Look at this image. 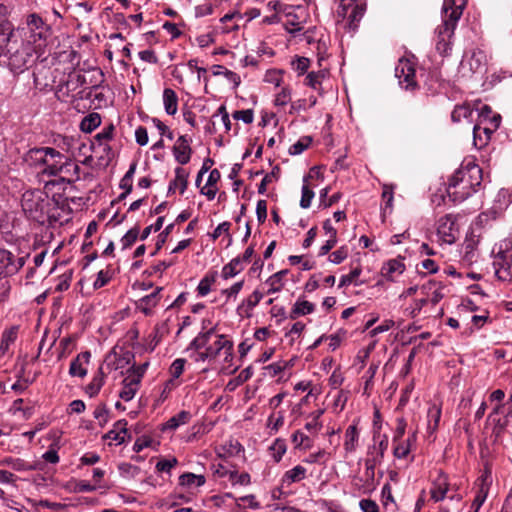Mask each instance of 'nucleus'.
<instances>
[{
	"label": "nucleus",
	"instance_id": "nucleus-1",
	"mask_svg": "<svg viewBox=\"0 0 512 512\" xmlns=\"http://www.w3.org/2000/svg\"><path fill=\"white\" fill-rule=\"evenodd\" d=\"M482 182V170L473 158H465L458 170L451 176L447 195L454 203H461L474 192Z\"/></svg>",
	"mask_w": 512,
	"mask_h": 512
},
{
	"label": "nucleus",
	"instance_id": "nucleus-2",
	"mask_svg": "<svg viewBox=\"0 0 512 512\" xmlns=\"http://www.w3.org/2000/svg\"><path fill=\"white\" fill-rule=\"evenodd\" d=\"M466 4L467 0H444L443 2L442 23L435 29L436 49L442 55L451 51L454 31Z\"/></svg>",
	"mask_w": 512,
	"mask_h": 512
},
{
	"label": "nucleus",
	"instance_id": "nucleus-3",
	"mask_svg": "<svg viewBox=\"0 0 512 512\" xmlns=\"http://www.w3.org/2000/svg\"><path fill=\"white\" fill-rule=\"evenodd\" d=\"M36 153L41 154L40 159L45 165L44 174L59 176L62 180L67 179L68 181H71V177L77 174L78 166L54 148H42Z\"/></svg>",
	"mask_w": 512,
	"mask_h": 512
},
{
	"label": "nucleus",
	"instance_id": "nucleus-4",
	"mask_svg": "<svg viewBox=\"0 0 512 512\" xmlns=\"http://www.w3.org/2000/svg\"><path fill=\"white\" fill-rule=\"evenodd\" d=\"M215 329L211 328L206 332L199 333L190 343L188 350H201L209 354L212 360L216 359L220 352L223 350L226 358L232 356L233 343L229 341L224 335H216V340L209 344L211 337L214 335Z\"/></svg>",
	"mask_w": 512,
	"mask_h": 512
},
{
	"label": "nucleus",
	"instance_id": "nucleus-5",
	"mask_svg": "<svg viewBox=\"0 0 512 512\" xmlns=\"http://www.w3.org/2000/svg\"><path fill=\"white\" fill-rule=\"evenodd\" d=\"M45 43L32 41L31 39L21 43V45L12 51L10 47L9 64L15 71H23L36 61L42 54Z\"/></svg>",
	"mask_w": 512,
	"mask_h": 512
},
{
	"label": "nucleus",
	"instance_id": "nucleus-6",
	"mask_svg": "<svg viewBox=\"0 0 512 512\" xmlns=\"http://www.w3.org/2000/svg\"><path fill=\"white\" fill-rule=\"evenodd\" d=\"M488 55L480 49L474 48L467 50L460 62L458 73L461 78L471 79L473 77H483L487 72Z\"/></svg>",
	"mask_w": 512,
	"mask_h": 512
},
{
	"label": "nucleus",
	"instance_id": "nucleus-7",
	"mask_svg": "<svg viewBox=\"0 0 512 512\" xmlns=\"http://www.w3.org/2000/svg\"><path fill=\"white\" fill-rule=\"evenodd\" d=\"M492 253L494 254L493 267L495 274L499 279L507 280L511 276L512 238L501 240L495 245Z\"/></svg>",
	"mask_w": 512,
	"mask_h": 512
},
{
	"label": "nucleus",
	"instance_id": "nucleus-8",
	"mask_svg": "<svg viewBox=\"0 0 512 512\" xmlns=\"http://www.w3.org/2000/svg\"><path fill=\"white\" fill-rule=\"evenodd\" d=\"M365 13V7L356 0H341L337 9L338 22L345 28L355 31Z\"/></svg>",
	"mask_w": 512,
	"mask_h": 512
},
{
	"label": "nucleus",
	"instance_id": "nucleus-9",
	"mask_svg": "<svg viewBox=\"0 0 512 512\" xmlns=\"http://www.w3.org/2000/svg\"><path fill=\"white\" fill-rule=\"evenodd\" d=\"M21 206L29 218L39 221L47 206L46 197L40 190H28L22 195Z\"/></svg>",
	"mask_w": 512,
	"mask_h": 512
},
{
	"label": "nucleus",
	"instance_id": "nucleus-10",
	"mask_svg": "<svg viewBox=\"0 0 512 512\" xmlns=\"http://www.w3.org/2000/svg\"><path fill=\"white\" fill-rule=\"evenodd\" d=\"M284 29L293 37L304 31L309 21V12L304 6H286L284 9Z\"/></svg>",
	"mask_w": 512,
	"mask_h": 512
},
{
	"label": "nucleus",
	"instance_id": "nucleus-11",
	"mask_svg": "<svg viewBox=\"0 0 512 512\" xmlns=\"http://www.w3.org/2000/svg\"><path fill=\"white\" fill-rule=\"evenodd\" d=\"M456 220L452 214H447L438 220L437 236L442 243L451 245L456 242L459 235Z\"/></svg>",
	"mask_w": 512,
	"mask_h": 512
},
{
	"label": "nucleus",
	"instance_id": "nucleus-12",
	"mask_svg": "<svg viewBox=\"0 0 512 512\" xmlns=\"http://www.w3.org/2000/svg\"><path fill=\"white\" fill-rule=\"evenodd\" d=\"M395 76L398 78L400 86L406 90H413L417 86L415 80V66L409 59H399L395 67Z\"/></svg>",
	"mask_w": 512,
	"mask_h": 512
},
{
	"label": "nucleus",
	"instance_id": "nucleus-13",
	"mask_svg": "<svg viewBox=\"0 0 512 512\" xmlns=\"http://www.w3.org/2000/svg\"><path fill=\"white\" fill-rule=\"evenodd\" d=\"M500 119V115L494 114L489 127L482 126V123L473 127V144L476 148L481 149L488 143L490 135L499 127Z\"/></svg>",
	"mask_w": 512,
	"mask_h": 512
},
{
	"label": "nucleus",
	"instance_id": "nucleus-14",
	"mask_svg": "<svg viewBox=\"0 0 512 512\" xmlns=\"http://www.w3.org/2000/svg\"><path fill=\"white\" fill-rule=\"evenodd\" d=\"M133 358L134 355L130 351H124L121 353L113 351L106 356L104 364L109 371L128 370Z\"/></svg>",
	"mask_w": 512,
	"mask_h": 512
},
{
	"label": "nucleus",
	"instance_id": "nucleus-15",
	"mask_svg": "<svg viewBox=\"0 0 512 512\" xmlns=\"http://www.w3.org/2000/svg\"><path fill=\"white\" fill-rule=\"evenodd\" d=\"M451 485L448 481L447 475L440 472L438 476L433 480L430 489V496L434 502H440L444 500L447 493L451 490Z\"/></svg>",
	"mask_w": 512,
	"mask_h": 512
},
{
	"label": "nucleus",
	"instance_id": "nucleus-16",
	"mask_svg": "<svg viewBox=\"0 0 512 512\" xmlns=\"http://www.w3.org/2000/svg\"><path fill=\"white\" fill-rule=\"evenodd\" d=\"M90 359L91 353L89 351L78 354L70 363L69 375L71 377L84 378L88 373Z\"/></svg>",
	"mask_w": 512,
	"mask_h": 512
},
{
	"label": "nucleus",
	"instance_id": "nucleus-17",
	"mask_svg": "<svg viewBox=\"0 0 512 512\" xmlns=\"http://www.w3.org/2000/svg\"><path fill=\"white\" fill-rule=\"evenodd\" d=\"M491 482V475L487 471L478 478L476 482L477 493L472 503V507H476V511H479L480 507L485 502L489 493Z\"/></svg>",
	"mask_w": 512,
	"mask_h": 512
},
{
	"label": "nucleus",
	"instance_id": "nucleus-18",
	"mask_svg": "<svg viewBox=\"0 0 512 512\" xmlns=\"http://www.w3.org/2000/svg\"><path fill=\"white\" fill-rule=\"evenodd\" d=\"M190 141V139L182 135L173 146L175 160L181 165L187 164L191 159L192 149L190 147Z\"/></svg>",
	"mask_w": 512,
	"mask_h": 512
},
{
	"label": "nucleus",
	"instance_id": "nucleus-19",
	"mask_svg": "<svg viewBox=\"0 0 512 512\" xmlns=\"http://www.w3.org/2000/svg\"><path fill=\"white\" fill-rule=\"evenodd\" d=\"M360 431L358 429V421L354 420L351 425L347 427L344 434L343 448L346 453H354L359 446Z\"/></svg>",
	"mask_w": 512,
	"mask_h": 512
},
{
	"label": "nucleus",
	"instance_id": "nucleus-20",
	"mask_svg": "<svg viewBox=\"0 0 512 512\" xmlns=\"http://www.w3.org/2000/svg\"><path fill=\"white\" fill-rule=\"evenodd\" d=\"M373 445L368 448V457L372 458L374 463H382L384 454L388 448V437L386 435L373 437Z\"/></svg>",
	"mask_w": 512,
	"mask_h": 512
},
{
	"label": "nucleus",
	"instance_id": "nucleus-21",
	"mask_svg": "<svg viewBox=\"0 0 512 512\" xmlns=\"http://www.w3.org/2000/svg\"><path fill=\"white\" fill-rule=\"evenodd\" d=\"M26 23L31 32V40H37V42L45 43L46 30L42 18L36 14H30L27 17Z\"/></svg>",
	"mask_w": 512,
	"mask_h": 512
},
{
	"label": "nucleus",
	"instance_id": "nucleus-22",
	"mask_svg": "<svg viewBox=\"0 0 512 512\" xmlns=\"http://www.w3.org/2000/svg\"><path fill=\"white\" fill-rule=\"evenodd\" d=\"M263 296L264 294L259 290L253 291V293L244 299L237 307V313L242 317L250 318L252 316L253 309L259 304Z\"/></svg>",
	"mask_w": 512,
	"mask_h": 512
},
{
	"label": "nucleus",
	"instance_id": "nucleus-23",
	"mask_svg": "<svg viewBox=\"0 0 512 512\" xmlns=\"http://www.w3.org/2000/svg\"><path fill=\"white\" fill-rule=\"evenodd\" d=\"M127 435V421L122 419L117 421L113 428L104 435V439L110 440L120 445L125 442Z\"/></svg>",
	"mask_w": 512,
	"mask_h": 512
},
{
	"label": "nucleus",
	"instance_id": "nucleus-24",
	"mask_svg": "<svg viewBox=\"0 0 512 512\" xmlns=\"http://www.w3.org/2000/svg\"><path fill=\"white\" fill-rule=\"evenodd\" d=\"M404 270L405 265L402 259H391L383 265L381 274L387 280L394 281L396 277L404 272Z\"/></svg>",
	"mask_w": 512,
	"mask_h": 512
},
{
	"label": "nucleus",
	"instance_id": "nucleus-25",
	"mask_svg": "<svg viewBox=\"0 0 512 512\" xmlns=\"http://www.w3.org/2000/svg\"><path fill=\"white\" fill-rule=\"evenodd\" d=\"M140 382L138 380V376L136 378H132L129 375L123 379V387L119 393V397L124 401H131L137 391L139 390Z\"/></svg>",
	"mask_w": 512,
	"mask_h": 512
},
{
	"label": "nucleus",
	"instance_id": "nucleus-26",
	"mask_svg": "<svg viewBox=\"0 0 512 512\" xmlns=\"http://www.w3.org/2000/svg\"><path fill=\"white\" fill-rule=\"evenodd\" d=\"M220 177V172L217 169L211 170L205 186L201 188L200 193L206 196L208 200H213L215 198L218 190L216 185L220 180Z\"/></svg>",
	"mask_w": 512,
	"mask_h": 512
},
{
	"label": "nucleus",
	"instance_id": "nucleus-27",
	"mask_svg": "<svg viewBox=\"0 0 512 512\" xmlns=\"http://www.w3.org/2000/svg\"><path fill=\"white\" fill-rule=\"evenodd\" d=\"M188 177L189 172L186 169L177 167L175 169V178L170 182L168 192L174 191L178 188L180 194H183L188 186Z\"/></svg>",
	"mask_w": 512,
	"mask_h": 512
},
{
	"label": "nucleus",
	"instance_id": "nucleus-28",
	"mask_svg": "<svg viewBox=\"0 0 512 512\" xmlns=\"http://www.w3.org/2000/svg\"><path fill=\"white\" fill-rule=\"evenodd\" d=\"M288 274V270H280L271 275L265 284L268 286L267 294H274L280 292L285 285V276Z\"/></svg>",
	"mask_w": 512,
	"mask_h": 512
},
{
	"label": "nucleus",
	"instance_id": "nucleus-29",
	"mask_svg": "<svg viewBox=\"0 0 512 512\" xmlns=\"http://www.w3.org/2000/svg\"><path fill=\"white\" fill-rule=\"evenodd\" d=\"M162 288H156L151 294L142 297L137 304V307L145 314L150 315L152 308H154L159 302V293Z\"/></svg>",
	"mask_w": 512,
	"mask_h": 512
},
{
	"label": "nucleus",
	"instance_id": "nucleus-30",
	"mask_svg": "<svg viewBox=\"0 0 512 512\" xmlns=\"http://www.w3.org/2000/svg\"><path fill=\"white\" fill-rule=\"evenodd\" d=\"M416 441V434L413 433L406 440H399L394 443L393 454L398 459H403L408 456L412 444Z\"/></svg>",
	"mask_w": 512,
	"mask_h": 512
},
{
	"label": "nucleus",
	"instance_id": "nucleus-31",
	"mask_svg": "<svg viewBox=\"0 0 512 512\" xmlns=\"http://www.w3.org/2000/svg\"><path fill=\"white\" fill-rule=\"evenodd\" d=\"M307 470L301 465H296L292 469L286 471L282 477V484L289 486L292 483L300 482L306 477Z\"/></svg>",
	"mask_w": 512,
	"mask_h": 512
},
{
	"label": "nucleus",
	"instance_id": "nucleus-32",
	"mask_svg": "<svg viewBox=\"0 0 512 512\" xmlns=\"http://www.w3.org/2000/svg\"><path fill=\"white\" fill-rule=\"evenodd\" d=\"M205 482L206 479L203 475H197L190 472L184 473L179 477V485L187 489L201 487Z\"/></svg>",
	"mask_w": 512,
	"mask_h": 512
},
{
	"label": "nucleus",
	"instance_id": "nucleus-33",
	"mask_svg": "<svg viewBox=\"0 0 512 512\" xmlns=\"http://www.w3.org/2000/svg\"><path fill=\"white\" fill-rule=\"evenodd\" d=\"M163 104L165 111L168 115H174L178 109V97L175 91L171 88H166L163 91Z\"/></svg>",
	"mask_w": 512,
	"mask_h": 512
},
{
	"label": "nucleus",
	"instance_id": "nucleus-34",
	"mask_svg": "<svg viewBox=\"0 0 512 512\" xmlns=\"http://www.w3.org/2000/svg\"><path fill=\"white\" fill-rule=\"evenodd\" d=\"M191 413L188 411H180L171 417L163 426V430H176L182 425L187 424L191 419Z\"/></svg>",
	"mask_w": 512,
	"mask_h": 512
},
{
	"label": "nucleus",
	"instance_id": "nucleus-35",
	"mask_svg": "<svg viewBox=\"0 0 512 512\" xmlns=\"http://www.w3.org/2000/svg\"><path fill=\"white\" fill-rule=\"evenodd\" d=\"M314 309L315 306L313 303L304 299H298L293 305V308L290 313V318L296 319L299 316L311 314L314 311Z\"/></svg>",
	"mask_w": 512,
	"mask_h": 512
},
{
	"label": "nucleus",
	"instance_id": "nucleus-36",
	"mask_svg": "<svg viewBox=\"0 0 512 512\" xmlns=\"http://www.w3.org/2000/svg\"><path fill=\"white\" fill-rule=\"evenodd\" d=\"M244 269V264L240 257L233 258L229 263L222 268V277L230 279L238 275Z\"/></svg>",
	"mask_w": 512,
	"mask_h": 512
},
{
	"label": "nucleus",
	"instance_id": "nucleus-37",
	"mask_svg": "<svg viewBox=\"0 0 512 512\" xmlns=\"http://www.w3.org/2000/svg\"><path fill=\"white\" fill-rule=\"evenodd\" d=\"M1 464L9 466L18 472L31 471L36 469L35 465L30 464L20 458L6 457L1 461Z\"/></svg>",
	"mask_w": 512,
	"mask_h": 512
},
{
	"label": "nucleus",
	"instance_id": "nucleus-38",
	"mask_svg": "<svg viewBox=\"0 0 512 512\" xmlns=\"http://www.w3.org/2000/svg\"><path fill=\"white\" fill-rule=\"evenodd\" d=\"M105 375L103 372V368L100 367L98 372L94 375L91 382L86 387V393L89 394L90 397L96 396L104 385Z\"/></svg>",
	"mask_w": 512,
	"mask_h": 512
},
{
	"label": "nucleus",
	"instance_id": "nucleus-39",
	"mask_svg": "<svg viewBox=\"0 0 512 512\" xmlns=\"http://www.w3.org/2000/svg\"><path fill=\"white\" fill-rule=\"evenodd\" d=\"M440 417H441V408L436 404H433L432 406H430L428 409V413H427V419H428L427 430L430 434L434 433L437 430L439 421H440Z\"/></svg>",
	"mask_w": 512,
	"mask_h": 512
},
{
	"label": "nucleus",
	"instance_id": "nucleus-40",
	"mask_svg": "<svg viewBox=\"0 0 512 512\" xmlns=\"http://www.w3.org/2000/svg\"><path fill=\"white\" fill-rule=\"evenodd\" d=\"M291 440L297 449L308 450L313 446V441L300 430L292 434Z\"/></svg>",
	"mask_w": 512,
	"mask_h": 512
},
{
	"label": "nucleus",
	"instance_id": "nucleus-41",
	"mask_svg": "<svg viewBox=\"0 0 512 512\" xmlns=\"http://www.w3.org/2000/svg\"><path fill=\"white\" fill-rule=\"evenodd\" d=\"M101 124V117L98 113H91L81 121L80 128L83 132L90 133Z\"/></svg>",
	"mask_w": 512,
	"mask_h": 512
},
{
	"label": "nucleus",
	"instance_id": "nucleus-42",
	"mask_svg": "<svg viewBox=\"0 0 512 512\" xmlns=\"http://www.w3.org/2000/svg\"><path fill=\"white\" fill-rule=\"evenodd\" d=\"M270 454L275 462H279L287 451L285 440L277 438L269 447Z\"/></svg>",
	"mask_w": 512,
	"mask_h": 512
},
{
	"label": "nucleus",
	"instance_id": "nucleus-43",
	"mask_svg": "<svg viewBox=\"0 0 512 512\" xmlns=\"http://www.w3.org/2000/svg\"><path fill=\"white\" fill-rule=\"evenodd\" d=\"M215 274L206 275L204 276L198 286H197V292L200 297H204L209 294L211 291V286L215 282Z\"/></svg>",
	"mask_w": 512,
	"mask_h": 512
},
{
	"label": "nucleus",
	"instance_id": "nucleus-44",
	"mask_svg": "<svg viewBox=\"0 0 512 512\" xmlns=\"http://www.w3.org/2000/svg\"><path fill=\"white\" fill-rule=\"evenodd\" d=\"M308 176L304 177L303 179V186H302V195L300 200V206L304 209H307L311 206V201L314 198V192L309 188L308 184Z\"/></svg>",
	"mask_w": 512,
	"mask_h": 512
},
{
	"label": "nucleus",
	"instance_id": "nucleus-45",
	"mask_svg": "<svg viewBox=\"0 0 512 512\" xmlns=\"http://www.w3.org/2000/svg\"><path fill=\"white\" fill-rule=\"evenodd\" d=\"M312 139L309 136L301 137L296 143L290 146L289 154L299 155L305 151L311 144Z\"/></svg>",
	"mask_w": 512,
	"mask_h": 512
},
{
	"label": "nucleus",
	"instance_id": "nucleus-46",
	"mask_svg": "<svg viewBox=\"0 0 512 512\" xmlns=\"http://www.w3.org/2000/svg\"><path fill=\"white\" fill-rule=\"evenodd\" d=\"M325 77L324 71L310 72L306 76V85L309 87L318 90L321 86L322 80Z\"/></svg>",
	"mask_w": 512,
	"mask_h": 512
},
{
	"label": "nucleus",
	"instance_id": "nucleus-47",
	"mask_svg": "<svg viewBox=\"0 0 512 512\" xmlns=\"http://www.w3.org/2000/svg\"><path fill=\"white\" fill-rule=\"evenodd\" d=\"M361 274V269L359 267L354 268L349 274L343 275L340 278L339 288L348 286L350 284L359 285L357 282V278Z\"/></svg>",
	"mask_w": 512,
	"mask_h": 512
},
{
	"label": "nucleus",
	"instance_id": "nucleus-48",
	"mask_svg": "<svg viewBox=\"0 0 512 512\" xmlns=\"http://www.w3.org/2000/svg\"><path fill=\"white\" fill-rule=\"evenodd\" d=\"M292 68L298 73V75H303L307 72L310 66V60L306 57H296L291 62Z\"/></svg>",
	"mask_w": 512,
	"mask_h": 512
},
{
	"label": "nucleus",
	"instance_id": "nucleus-49",
	"mask_svg": "<svg viewBox=\"0 0 512 512\" xmlns=\"http://www.w3.org/2000/svg\"><path fill=\"white\" fill-rule=\"evenodd\" d=\"M216 70L214 71L215 75H223L229 81H231L235 86L240 84V77L234 73L233 71L228 70L224 66H216Z\"/></svg>",
	"mask_w": 512,
	"mask_h": 512
},
{
	"label": "nucleus",
	"instance_id": "nucleus-50",
	"mask_svg": "<svg viewBox=\"0 0 512 512\" xmlns=\"http://www.w3.org/2000/svg\"><path fill=\"white\" fill-rule=\"evenodd\" d=\"M472 114H473V110L469 106L462 105V106H458L454 109L451 117H452L453 121H460V119L462 117L471 118Z\"/></svg>",
	"mask_w": 512,
	"mask_h": 512
},
{
	"label": "nucleus",
	"instance_id": "nucleus-51",
	"mask_svg": "<svg viewBox=\"0 0 512 512\" xmlns=\"http://www.w3.org/2000/svg\"><path fill=\"white\" fill-rule=\"evenodd\" d=\"M139 235V230L137 228H132L126 232V234L121 238L122 248L126 249L132 246L137 240Z\"/></svg>",
	"mask_w": 512,
	"mask_h": 512
},
{
	"label": "nucleus",
	"instance_id": "nucleus-52",
	"mask_svg": "<svg viewBox=\"0 0 512 512\" xmlns=\"http://www.w3.org/2000/svg\"><path fill=\"white\" fill-rule=\"evenodd\" d=\"M114 126L111 124L95 135V141L99 145L105 144L113 138Z\"/></svg>",
	"mask_w": 512,
	"mask_h": 512
},
{
	"label": "nucleus",
	"instance_id": "nucleus-53",
	"mask_svg": "<svg viewBox=\"0 0 512 512\" xmlns=\"http://www.w3.org/2000/svg\"><path fill=\"white\" fill-rule=\"evenodd\" d=\"M178 464V461L175 457L170 459H162L157 462L156 470L158 472H166L170 473L171 470Z\"/></svg>",
	"mask_w": 512,
	"mask_h": 512
},
{
	"label": "nucleus",
	"instance_id": "nucleus-54",
	"mask_svg": "<svg viewBox=\"0 0 512 512\" xmlns=\"http://www.w3.org/2000/svg\"><path fill=\"white\" fill-rule=\"evenodd\" d=\"M229 479L233 485L238 484V485L247 486L251 482V478L248 473L239 474L236 471H233L230 473Z\"/></svg>",
	"mask_w": 512,
	"mask_h": 512
},
{
	"label": "nucleus",
	"instance_id": "nucleus-55",
	"mask_svg": "<svg viewBox=\"0 0 512 512\" xmlns=\"http://www.w3.org/2000/svg\"><path fill=\"white\" fill-rule=\"evenodd\" d=\"M243 285V280L238 281L234 283L230 288L223 289L221 293L226 296V301H228L229 299H236L239 292L242 290Z\"/></svg>",
	"mask_w": 512,
	"mask_h": 512
},
{
	"label": "nucleus",
	"instance_id": "nucleus-56",
	"mask_svg": "<svg viewBox=\"0 0 512 512\" xmlns=\"http://www.w3.org/2000/svg\"><path fill=\"white\" fill-rule=\"evenodd\" d=\"M291 100V89L289 87H283L281 91L276 95L274 103L277 106H285Z\"/></svg>",
	"mask_w": 512,
	"mask_h": 512
},
{
	"label": "nucleus",
	"instance_id": "nucleus-57",
	"mask_svg": "<svg viewBox=\"0 0 512 512\" xmlns=\"http://www.w3.org/2000/svg\"><path fill=\"white\" fill-rule=\"evenodd\" d=\"M148 365H149L148 362H146L142 365H139V366L133 365L130 368H128L127 375H129L132 378H136L138 376V380L141 383V380L147 370Z\"/></svg>",
	"mask_w": 512,
	"mask_h": 512
},
{
	"label": "nucleus",
	"instance_id": "nucleus-58",
	"mask_svg": "<svg viewBox=\"0 0 512 512\" xmlns=\"http://www.w3.org/2000/svg\"><path fill=\"white\" fill-rule=\"evenodd\" d=\"M428 303L427 298L416 299L410 307L407 308L411 317H416L422 310V308Z\"/></svg>",
	"mask_w": 512,
	"mask_h": 512
},
{
	"label": "nucleus",
	"instance_id": "nucleus-59",
	"mask_svg": "<svg viewBox=\"0 0 512 512\" xmlns=\"http://www.w3.org/2000/svg\"><path fill=\"white\" fill-rule=\"evenodd\" d=\"M233 118L236 120H241L246 124H250L254 120V114L251 109L237 110L233 113Z\"/></svg>",
	"mask_w": 512,
	"mask_h": 512
},
{
	"label": "nucleus",
	"instance_id": "nucleus-60",
	"mask_svg": "<svg viewBox=\"0 0 512 512\" xmlns=\"http://www.w3.org/2000/svg\"><path fill=\"white\" fill-rule=\"evenodd\" d=\"M284 424V415L283 413H279L276 417L274 414L270 415L268 418V427L271 431L277 432L280 427Z\"/></svg>",
	"mask_w": 512,
	"mask_h": 512
},
{
	"label": "nucleus",
	"instance_id": "nucleus-61",
	"mask_svg": "<svg viewBox=\"0 0 512 512\" xmlns=\"http://www.w3.org/2000/svg\"><path fill=\"white\" fill-rule=\"evenodd\" d=\"M476 111L481 123L489 121V123L491 124V119L493 115L492 110L488 105L482 104L480 107L476 108Z\"/></svg>",
	"mask_w": 512,
	"mask_h": 512
},
{
	"label": "nucleus",
	"instance_id": "nucleus-62",
	"mask_svg": "<svg viewBox=\"0 0 512 512\" xmlns=\"http://www.w3.org/2000/svg\"><path fill=\"white\" fill-rule=\"evenodd\" d=\"M327 456L328 453L324 449H320L316 453L309 454V456L304 460V462L309 464L324 462Z\"/></svg>",
	"mask_w": 512,
	"mask_h": 512
},
{
	"label": "nucleus",
	"instance_id": "nucleus-63",
	"mask_svg": "<svg viewBox=\"0 0 512 512\" xmlns=\"http://www.w3.org/2000/svg\"><path fill=\"white\" fill-rule=\"evenodd\" d=\"M347 256V250L344 247H341L329 255V260L334 264H340L347 258Z\"/></svg>",
	"mask_w": 512,
	"mask_h": 512
},
{
	"label": "nucleus",
	"instance_id": "nucleus-64",
	"mask_svg": "<svg viewBox=\"0 0 512 512\" xmlns=\"http://www.w3.org/2000/svg\"><path fill=\"white\" fill-rule=\"evenodd\" d=\"M359 506L362 512H379L377 503L371 499H362Z\"/></svg>",
	"mask_w": 512,
	"mask_h": 512
}]
</instances>
